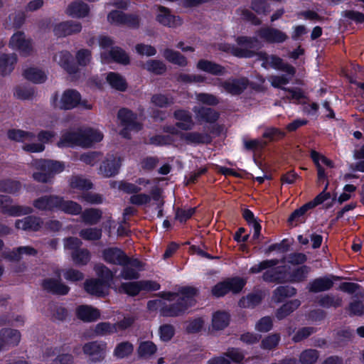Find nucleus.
I'll use <instances>...</instances> for the list:
<instances>
[{"label": "nucleus", "instance_id": "32", "mask_svg": "<svg viewBox=\"0 0 364 364\" xmlns=\"http://www.w3.org/2000/svg\"><path fill=\"white\" fill-rule=\"evenodd\" d=\"M43 287L49 291L58 294H65L68 292V287L61 284L57 279H46L43 282Z\"/></svg>", "mask_w": 364, "mask_h": 364}, {"label": "nucleus", "instance_id": "31", "mask_svg": "<svg viewBox=\"0 0 364 364\" xmlns=\"http://www.w3.org/2000/svg\"><path fill=\"white\" fill-rule=\"evenodd\" d=\"M106 79L109 85L115 90L124 91L127 88L126 80L117 73L111 72L107 74Z\"/></svg>", "mask_w": 364, "mask_h": 364}, {"label": "nucleus", "instance_id": "55", "mask_svg": "<svg viewBox=\"0 0 364 364\" xmlns=\"http://www.w3.org/2000/svg\"><path fill=\"white\" fill-rule=\"evenodd\" d=\"M80 235L85 240H95L100 238L101 230L97 228H87L82 230Z\"/></svg>", "mask_w": 364, "mask_h": 364}, {"label": "nucleus", "instance_id": "58", "mask_svg": "<svg viewBox=\"0 0 364 364\" xmlns=\"http://www.w3.org/2000/svg\"><path fill=\"white\" fill-rule=\"evenodd\" d=\"M100 217L101 213L100 211L94 209L87 210L82 215L83 220L90 224L97 223Z\"/></svg>", "mask_w": 364, "mask_h": 364}, {"label": "nucleus", "instance_id": "46", "mask_svg": "<svg viewBox=\"0 0 364 364\" xmlns=\"http://www.w3.org/2000/svg\"><path fill=\"white\" fill-rule=\"evenodd\" d=\"M143 67L149 72L155 74H161L166 70V65L163 62L156 60H150L147 61Z\"/></svg>", "mask_w": 364, "mask_h": 364}, {"label": "nucleus", "instance_id": "57", "mask_svg": "<svg viewBox=\"0 0 364 364\" xmlns=\"http://www.w3.org/2000/svg\"><path fill=\"white\" fill-rule=\"evenodd\" d=\"M72 257L74 262L78 264H85L90 260L89 252L85 250L75 251Z\"/></svg>", "mask_w": 364, "mask_h": 364}, {"label": "nucleus", "instance_id": "47", "mask_svg": "<svg viewBox=\"0 0 364 364\" xmlns=\"http://www.w3.org/2000/svg\"><path fill=\"white\" fill-rule=\"evenodd\" d=\"M311 157L316 168L323 167V166L329 168L333 167V163L331 160L314 150L311 151Z\"/></svg>", "mask_w": 364, "mask_h": 364}, {"label": "nucleus", "instance_id": "24", "mask_svg": "<svg viewBox=\"0 0 364 364\" xmlns=\"http://www.w3.org/2000/svg\"><path fill=\"white\" fill-rule=\"evenodd\" d=\"M103 258L106 262L116 264H124L127 261V258L124 252L117 248L105 250L103 252Z\"/></svg>", "mask_w": 364, "mask_h": 364}, {"label": "nucleus", "instance_id": "33", "mask_svg": "<svg viewBox=\"0 0 364 364\" xmlns=\"http://www.w3.org/2000/svg\"><path fill=\"white\" fill-rule=\"evenodd\" d=\"M60 198L55 196L43 197L34 202V206L39 210H49L57 207Z\"/></svg>", "mask_w": 364, "mask_h": 364}, {"label": "nucleus", "instance_id": "4", "mask_svg": "<svg viewBox=\"0 0 364 364\" xmlns=\"http://www.w3.org/2000/svg\"><path fill=\"white\" fill-rule=\"evenodd\" d=\"M97 274L100 279L87 281L85 284V290L94 295H105L109 287V281L112 279V273L104 265H97L95 267Z\"/></svg>", "mask_w": 364, "mask_h": 364}, {"label": "nucleus", "instance_id": "50", "mask_svg": "<svg viewBox=\"0 0 364 364\" xmlns=\"http://www.w3.org/2000/svg\"><path fill=\"white\" fill-rule=\"evenodd\" d=\"M243 144H244L245 148L247 150H250V151L259 150V149H262L263 147H264V146L266 145V143L263 140L258 139H244Z\"/></svg>", "mask_w": 364, "mask_h": 364}, {"label": "nucleus", "instance_id": "64", "mask_svg": "<svg viewBox=\"0 0 364 364\" xmlns=\"http://www.w3.org/2000/svg\"><path fill=\"white\" fill-rule=\"evenodd\" d=\"M151 102L159 107H164L172 102V99L164 95H156L151 98Z\"/></svg>", "mask_w": 364, "mask_h": 364}, {"label": "nucleus", "instance_id": "36", "mask_svg": "<svg viewBox=\"0 0 364 364\" xmlns=\"http://www.w3.org/2000/svg\"><path fill=\"white\" fill-rule=\"evenodd\" d=\"M230 321L229 315L226 312H215L213 316L212 326L215 330H221L225 328Z\"/></svg>", "mask_w": 364, "mask_h": 364}, {"label": "nucleus", "instance_id": "10", "mask_svg": "<svg viewBox=\"0 0 364 364\" xmlns=\"http://www.w3.org/2000/svg\"><path fill=\"white\" fill-rule=\"evenodd\" d=\"M118 118L123 127L121 134L124 137L129 136L128 132L138 131L141 128L140 124L136 120V116L128 109L119 110Z\"/></svg>", "mask_w": 364, "mask_h": 364}, {"label": "nucleus", "instance_id": "2", "mask_svg": "<svg viewBox=\"0 0 364 364\" xmlns=\"http://www.w3.org/2000/svg\"><path fill=\"white\" fill-rule=\"evenodd\" d=\"M8 136L12 140L21 141L23 144L22 149L28 152L38 153L44 151V144L49 143L55 136V132L53 131L42 130L38 134V140L39 142H33L35 135L30 132L13 129L8 132Z\"/></svg>", "mask_w": 364, "mask_h": 364}, {"label": "nucleus", "instance_id": "19", "mask_svg": "<svg viewBox=\"0 0 364 364\" xmlns=\"http://www.w3.org/2000/svg\"><path fill=\"white\" fill-rule=\"evenodd\" d=\"M82 29L81 24L74 21H65L57 24L54 33L57 36H65L79 33Z\"/></svg>", "mask_w": 364, "mask_h": 364}, {"label": "nucleus", "instance_id": "63", "mask_svg": "<svg viewBox=\"0 0 364 364\" xmlns=\"http://www.w3.org/2000/svg\"><path fill=\"white\" fill-rule=\"evenodd\" d=\"M272 321L269 317L261 318L256 324V329L260 332H267L271 330Z\"/></svg>", "mask_w": 364, "mask_h": 364}, {"label": "nucleus", "instance_id": "28", "mask_svg": "<svg viewBox=\"0 0 364 364\" xmlns=\"http://www.w3.org/2000/svg\"><path fill=\"white\" fill-rule=\"evenodd\" d=\"M196 67L198 70L212 75H220L225 73V69L223 67L206 60H199Z\"/></svg>", "mask_w": 364, "mask_h": 364}, {"label": "nucleus", "instance_id": "38", "mask_svg": "<svg viewBox=\"0 0 364 364\" xmlns=\"http://www.w3.org/2000/svg\"><path fill=\"white\" fill-rule=\"evenodd\" d=\"M57 207L65 213L73 215L79 214L82 210L81 207L77 203L70 200L64 201L60 198Z\"/></svg>", "mask_w": 364, "mask_h": 364}, {"label": "nucleus", "instance_id": "5", "mask_svg": "<svg viewBox=\"0 0 364 364\" xmlns=\"http://www.w3.org/2000/svg\"><path fill=\"white\" fill-rule=\"evenodd\" d=\"M262 65L264 68L272 67L276 69H281L287 73L282 76H271L269 80L271 85L274 87H282L287 85L294 75V68L288 65H284L282 60L276 56L265 55Z\"/></svg>", "mask_w": 364, "mask_h": 364}, {"label": "nucleus", "instance_id": "41", "mask_svg": "<svg viewBox=\"0 0 364 364\" xmlns=\"http://www.w3.org/2000/svg\"><path fill=\"white\" fill-rule=\"evenodd\" d=\"M300 305L299 300H292L284 304L277 312V317L282 319L291 314L294 310L297 309Z\"/></svg>", "mask_w": 364, "mask_h": 364}, {"label": "nucleus", "instance_id": "14", "mask_svg": "<svg viewBox=\"0 0 364 364\" xmlns=\"http://www.w3.org/2000/svg\"><path fill=\"white\" fill-rule=\"evenodd\" d=\"M10 46L13 49L18 50L23 55H28L32 50L30 40L26 39L21 32H17L12 36Z\"/></svg>", "mask_w": 364, "mask_h": 364}, {"label": "nucleus", "instance_id": "18", "mask_svg": "<svg viewBox=\"0 0 364 364\" xmlns=\"http://www.w3.org/2000/svg\"><path fill=\"white\" fill-rule=\"evenodd\" d=\"M174 117L176 120V127H173L170 132L173 134H178V130L190 129L193 127V121L190 114L184 110H178L175 112Z\"/></svg>", "mask_w": 364, "mask_h": 364}, {"label": "nucleus", "instance_id": "20", "mask_svg": "<svg viewBox=\"0 0 364 364\" xmlns=\"http://www.w3.org/2000/svg\"><path fill=\"white\" fill-rule=\"evenodd\" d=\"M121 165V160L117 156H110L103 162L100 166V171L105 177H110L115 175Z\"/></svg>", "mask_w": 364, "mask_h": 364}, {"label": "nucleus", "instance_id": "13", "mask_svg": "<svg viewBox=\"0 0 364 364\" xmlns=\"http://www.w3.org/2000/svg\"><path fill=\"white\" fill-rule=\"evenodd\" d=\"M11 203L12 202L9 197L0 196V210L4 213H6L11 216H20L28 214L31 212V208L29 207H22L12 205Z\"/></svg>", "mask_w": 364, "mask_h": 364}, {"label": "nucleus", "instance_id": "9", "mask_svg": "<svg viewBox=\"0 0 364 364\" xmlns=\"http://www.w3.org/2000/svg\"><path fill=\"white\" fill-rule=\"evenodd\" d=\"M245 284V281L240 278H232L216 284L212 289L213 294L215 296H222L229 291L237 293L242 290Z\"/></svg>", "mask_w": 364, "mask_h": 364}, {"label": "nucleus", "instance_id": "42", "mask_svg": "<svg viewBox=\"0 0 364 364\" xmlns=\"http://www.w3.org/2000/svg\"><path fill=\"white\" fill-rule=\"evenodd\" d=\"M311 207L308 203L304 205L299 209L296 210L292 214L289 216L288 219V222L291 224L296 225L298 223H302L304 221V215L308 210H309Z\"/></svg>", "mask_w": 364, "mask_h": 364}, {"label": "nucleus", "instance_id": "30", "mask_svg": "<svg viewBox=\"0 0 364 364\" xmlns=\"http://www.w3.org/2000/svg\"><path fill=\"white\" fill-rule=\"evenodd\" d=\"M163 56L168 62L179 66H186L188 64L187 59L183 55L172 49H165L163 52Z\"/></svg>", "mask_w": 364, "mask_h": 364}, {"label": "nucleus", "instance_id": "44", "mask_svg": "<svg viewBox=\"0 0 364 364\" xmlns=\"http://www.w3.org/2000/svg\"><path fill=\"white\" fill-rule=\"evenodd\" d=\"M118 328L116 323L112 324L109 323H98L95 328V333L96 336H105L117 332Z\"/></svg>", "mask_w": 364, "mask_h": 364}, {"label": "nucleus", "instance_id": "61", "mask_svg": "<svg viewBox=\"0 0 364 364\" xmlns=\"http://www.w3.org/2000/svg\"><path fill=\"white\" fill-rule=\"evenodd\" d=\"M195 213V208H188L179 209L176 211V218L183 223L189 219Z\"/></svg>", "mask_w": 364, "mask_h": 364}, {"label": "nucleus", "instance_id": "16", "mask_svg": "<svg viewBox=\"0 0 364 364\" xmlns=\"http://www.w3.org/2000/svg\"><path fill=\"white\" fill-rule=\"evenodd\" d=\"M80 146L90 147L94 144L100 142L103 139V134L98 129L92 128L80 129Z\"/></svg>", "mask_w": 364, "mask_h": 364}, {"label": "nucleus", "instance_id": "17", "mask_svg": "<svg viewBox=\"0 0 364 364\" xmlns=\"http://www.w3.org/2000/svg\"><path fill=\"white\" fill-rule=\"evenodd\" d=\"M80 129L66 131L61 134L57 145L60 148L80 146Z\"/></svg>", "mask_w": 364, "mask_h": 364}, {"label": "nucleus", "instance_id": "40", "mask_svg": "<svg viewBox=\"0 0 364 364\" xmlns=\"http://www.w3.org/2000/svg\"><path fill=\"white\" fill-rule=\"evenodd\" d=\"M332 285L333 282L330 279L321 278L314 280L312 283L310 284L309 291L314 292L325 291L330 289Z\"/></svg>", "mask_w": 364, "mask_h": 364}, {"label": "nucleus", "instance_id": "39", "mask_svg": "<svg viewBox=\"0 0 364 364\" xmlns=\"http://www.w3.org/2000/svg\"><path fill=\"white\" fill-rule=\"evenodd\" d=\"M16 226L18 229L36 230L40 227L38 219L33 218H26L23 220H18L16 222Z\"/></svg>", "mask_w": 364, "mask_h": 364}, {"label": "nucleus", "instance_id": "26", "mask_svg": "<svg viewBox=\"0 0 364 364\" xmlns=\"http://www.w3.org/2000/svg\"><path fill=\"white\" fill-rule=\"evenodd\" d=\"M16 57L13 54H2L0 55V76L9 75L14 70Z\"/></svg>", "mask_w": 364, "mask_h": 364}, {"label": "nucleus", "instance_id": "21", "mask_svg": "<svg viewBox=\"0 0 364 364\" xmlns=\"http://www.w3.org/2000/svg\"><path fill=\"white\" fill-rule=\"evenodd\" d=\"M107 20L112 24L128 23L132 26L138 24V18L134 16H125L122 11H113L107 16Z\"/></svg>", "mask_w": 364, "mask_h": 364}, {"label": "nucleus", "instance_id": "8", "mask_svg": "<svg viewBox=\"0 0 364 364\" xmlns=\"http://www.w3.org/2000/svg\"><path fill=\"white\" fill-rule=\"evenodd\" d=\"M159 284L151 281H140L124 283L118 289L120 293L135 296L141 291H156L159 289Z\"/></svg>", "mask_w": 364, "mask_h": 364}, {"label": "nucleus", "instance_id": "12", "mask_svg": "<svg viewBox=\"0 0 364 364\" xmlns=\"http://www.w3.org/2000/svg\"><path fill=\"white\" fill-rule=\"evenodd\" d=\"M82 350L92 361L102 360L107 353V343L105 342H89L82 347Z\"/></svg>", "mask_w": 364, "mask_h": 364}, {"label": "nucleus", "instance_id": "34", "mask_svg": "<svg viewBox=\"0 0 364 364\" xmlns=\"http://www.w3.org/2000/svg\"><path fill=\"white\" fill-rule=\"evenodd\" d=\"M23 75L27 80L34 83H42L46 80L45 73L36 68H27L25 70Z\"/></svg>", "mask_w": 364, "mask_h": 364}, {"label": "nucleus", "instance_id": "43", "mask_svg": "<svg viewBox=\"0 0 364 364\" xmlns=\"http://www.w3.org/2000/svg\"><path fill=\"white\" fill-rule=\"evenodd\" d=\"M194 112H196V117L200 121L213 122L218 118L217 113L210 108L202 107L199 110L195 108Z\"/></svg>", "mask_w": 364, "mask_h": 364}, {"label": "nucleus", "instance_id": "7", "mask_svg": "<svg viewBox=\"0 0 364 364\" xmlns=\"http://www.w3.org/2000/svg\"><path fill=\"white\" fill-rule=\"evenodd\" d=\"M80 102V93L73 90H65L60 96L55 94L50 99L52 106L61 109H71L77 107Z\"/></svg>", "mask_w": 364, "mask_h": 364}, {"label": "nucleus", "instance_id": "54", "mask_svg": "<svg viewBox=\"0 0 364 364\" xmlns=\"http://www.w3.org/2000/svg\"><path fill=\"white\" fill-rule=\"evenodd\" d=\"M20 188V184L17 181H0V191L7 193H15Z\"/></svg>", "mask_w": 364, "mask_h": 364}, {"label": "nucleus", "instance_id": "11", "mask_svg": "<svg viewBox=\"0 0 364 364\" xmlns=\"http://www.w3.org/2000/svg\"><path fill=\"white\" fill-rule=\"evenodd\" d=\"M156 20L161 25L168 28H176L182 24L178 16L172 14L168 9L161 6L156 7Z\"/></svg>", "mask_w": 364, "mask_h": 364}, {"label": "nucleus", "instance_id": "52", "mask_svg": "<svg viewBox=\"0 0 364 364\" xmlns=\"http://www.w3.org/2000/svg\"><path fill=\"white\" fill-rule=\"evenodd\" d=\"M150 184L151 183L149 181L145 179H139L138 181V186L131 183H126L123 185L122 188L127 192L134 193L144 189L146 186Z\"/></svg>", "mask_w": 364, "mask_h": 364}, {"label": "nucleus", "instance_id": "23", "mask_svg": "<svg viewBox=\"0 0 364 364\" xmlns=\"http://www.w3.org/2000/svg\"><path fill=\"white\" fill-rule=\"evenodd\" d=\"M53 60L70 74L77 72V68L71 63L72 55L68 51L56 53L53 57Z\"/></svg>", "mask_w": 364, "mask_h": 364}, {"label": "nucleus", "instance_id": "51", "mask_svg": "<svg viewBox=\"0 0 364 364\" xmlns=\"http://www.w3.org/2000/svg\"><path fill=\"white\" fill-rule=\"evenodd\" d=\"M318 353L314 350H306L301 353L300 362L302 364H314L318 359Z\"/></svg>", "mask_w": 364, "mask_h": 364}, {"label": "nucleus", "instance_id": "25", "mask_svg": "<svg viewBox=\"0 0 364 364\" xmlns=\"http://www.w3.org/2000/svg\"><path fill=\"white\" fill-rule=\"evenodd\" d=\"M260 36L269 43H282L287 40V36L282 31L273 28H264L259 32Z\"/></svg>", "mask_w": 364, "mask_h": 364}, {"label": "nucleus", "instance_id": "27", "mask_svg": "<svg viewBox=\"0 0 364 364\" xmlns=\"http://www.w3.org/2000/svg\"><path fill=\"white\" fill-rule=\"evenodd\" d=\"M115 61L122 64H127L129 63V56L120 48H114L109 50L108 55L103 53L102 62L109 63Z\"/></svg>", "mask_w": 364, "mask_h": 364}, {"label": "nucleus", "instance_id": "29", "mask_svg": "<svg viewBox=\"0 0 364 364\" xmlns=\"http://www.w3.org/2000/svg\"><path fill=\"white\" fill-rule=\"evenodd\" d=\"M77 316L85 321H92L99 318L100 312L90 306H81L77 309Z\"/></svg>", "mask_w": 364, "mask_h": 364}, {"label": "nucleus", "instance_id": "59", "mask_svg": "<svg viewBox=\"0 0 364 364\" xmlns=\"http://www.w3.org/2000/svg\"><path fill=\"white\" fill-rule=\"evenodd\" d=\"M135 49L136 53L141 55L152 56L156 53L155 48L150 45L138 44Z\"/></svg>", "mask_w": 364, "mask_h": 364}, {"label": "nucleus", "instance_id": "45", "mask_svg": "<svg viewBox=\"0 0 364 364\" xmlns=\"http://www.w3.org/2000/svg\"><path fill=\"white\" fill-rule=\"evenodd\" d=\"M156 351V346L151 341L141 342L138 348V354L141 358H149Z\"/></svg>", "mask_w": 364, "mask_h": 364}, {"label": "nucleus", "instance_id": "15", "mask_svg": "<svg viewBox=\"0 0 364 364\" xmlns=\"http://www.w3.org/2000/svg\"><path fill=\"white\" fill-rule=\"evenodd\" d=\"M248 81L245 78L229 79L220 83L222 91L231 95H239L243 92L247 86Z\"/></svg>", "mask_w": 364, "mask_h": 364}, {"label": "nucleus", "instance_id": "3", "mask_svg": "<svg viewBox=\"0 0 364 364\" xmlns=\"http://www.w3.org/2000/svg\"><path fill=\"white\" fill-rule=\"evenodd\" d=\"M277 263V262L273 259L263 261L252 267L250 269V272L251 273H258L263 269H267L263 275L264 279L267 282H299L302 280L307 274L306 268L301 267L297 269L295 274L293 276L287 277V275L283 272L284 268L281 267H274Z\"/></svg>", "mask_w": 364, "mask_h": 364}, {"label": "nucleus", "instance_id": "49", "mask_svg": "<svg viewBox=\"0 0 364 364\" xmlns=\"http://www.w3.org/2000/svg\"><path fill=\"white\" fill-rule=\"evenodd\" d=\"M295 289L289 287H279L274 294L273 299L277 302H280L284 298L294 295Z\"/></svg>", "mask_w": 364, "mask_h": 364}, {"label": "nucleus", "instance_id": "48", "mask_svg": "<svg viewBox=\"0 0 364 364\" xmlns=\"http://www.w3.org/2000/svg\"><path fill=\"white\" fill-rule=\"evenodd\" d=\"M36 251L30 247H21L18 248L16 250L13 251L7 257L11 260H18L23 257V255H34Z\"/></svg>", "mask_w": 364, "mask_h": 364}, {"label": "nucleus", "instance_id": "37", "mask_svg": "<svg viewBox=\"0 0 364 364\" xmlns=\"http://www.w3.org/2000/svg\"><path fill=\"white\" fill-rule=\"evenodd\" d=\"M133 350V345L128 341H124L116 346L113 351V355L117 358H124L131 355Z\"/></svg>", "mask_w": 364, "mask_h": 364}, {"label": "nucleus", "instance_id": "56", "mask_svg": "<svg viewBox=\"0 0 364 364\" xmlns=\"http://www.w3.org/2000/svg\"><path fill=\"white\" fill-rule=\"evenodd\" d=\"M280 340V337L277 334H271L267 336L262 341V347L264 349L270 350L277 346Z\"/></svg>", "mask_w": 364, "mask_h": 364}, {"label": "nucleus", "instance_id": "62", "mask_svg": "<svg viewBox=\"0 0 364 364\" xmlns=\"http://www.w3.org/2000/svg\"><path fill=\"white\" fill-rule=\"evenodd\" d=\"M261 301V296L258 294L250 295L247 298H243L240 301V305L242 307H250L257 304Z\"/></svg>", "mask_w": 364, "mask_h": 364}, {"label": "nucleus", "instance_id": "53", "mask_svg": "<svg viewBox=\"0 0 364 364\" xmlns=\"http://www.w3.org/2000/svg\"><path fill=\"white\" fill-rule=\"evenodd\" d=\"M75 59L79 65L86 66L90 62L91 53L87 49L79 50L75 55Z\"/></svg>", "mask_w": 364, "mask_h": 364}, {"label": "nucleus", "instance_id": "22", "mask_svg": "<svg viewBox=\"0 0 364 364\" xmlns=\"http://www.w3.org/2000/svg\"><path fill=\"white\" fill-rule=\"evenodd\" d=\"M90 8L87 4L82 1H75L71 3L66 9V14L74 18H85L88 16Z\"/></svg>", "mask_w": 364, "mask_h": 364}, {"label": "nucleus", "instance_id": "35", "mask_svg": "<svg viewBox=\"0 0 364 364\" xmlns=\"http://www.w3.org/2000/svg\"><path fill=\"white\" fill-rule=\"evenodd\" d=\"M0 336L4 341L8 345L16 346L21 339V334L17 330L3 329L0 332Z\"/></svg>", "mask_w": 364, "mask_h": 364}, {"label": "nucleus", "instance_id": "60", "mask_svg": "<svg viewBox=\"0 0 364 364\" xmlns=\"http://www.w3.org/2000/svg\"><path fill=\"white\" fill-rule=\"evenodd\" d=\"M196 99L199 102L208 105H215L218 103L217 97L210 94H198L196 95Z\"/></svg>", "mask_w": 364, "mask_h": 364}, {"label": "nucleus", "instance_id": "6", "mask_svg": "<svg viewBox=\"0 0 364 364\" xmlns=\"http://www.w3.org/2000/svg\"><path fill=\"white\" fill-rule=\"evenodd\" d=\"M32 166L36 169L33 173V178L39 182H48L50 175L62 172L65 166L60 161L40 159L33 161Z\"/></svg>", "mask_w": 364, "mask_h": 364}, {"label": "nucleus", "instance_id": "1", "mask_svg": "<svg viewBox=\"0 0 364 364\" xmlns=\"http://www.w3.org/2000/svg\"><path fill=\"white\" fill-rule=\"evenodd\" d=\"M196 290L191 287L182 289L178 293H164L162 298L150 301L148 308L151 311H159L166 316H177L194 305Z\"/></svg>", "mask_w": 364, "mask_h": 364}]
</instances>
